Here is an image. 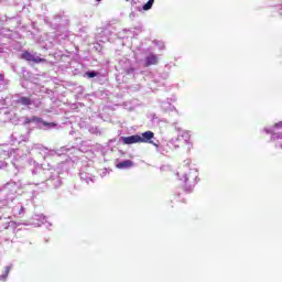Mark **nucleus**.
I'll use <instances>...</instances> for the list:
<instances>
[{"label":"nucleus","mask_w":282,"mask_h":282,"mask_svg":"<svg viewBox=\"0 0 282 282\" xmlns=\"http://www.w3.org/2000/svg\"><path fill=\"white\" fill-rule=\"evenodd\" d=\"M31 120H32V122H41V123H43V120L41 118L36 117V116H33L31 118Z\"/></svg>","instance_id":"11"},{"label":"nucleus","mask_w":282,"mask_h":282,"mask_svg":"<svg viewBox=\"0 0 282 282\" xmlns=\"http://www.w3.org/2000/svg\"><path fill=\"white\" fill-rule=\"evenodd\" d=\"M86 76H88V78H96V76H98V73H96V72H87Z\"/></svg>","instance_id":"9"},{"label":"nucleus","mask_w":282,"mask_h":282,"mask_svg":"<svg viewBox=\"0 0 282 282\" xmlns=\"http://www.w3.org/2000/svg\"><path fill=\"white\" fill-rule=\"evenodd\" d=\"M153 3H155V0H149L143 7L142 10H151L153 8Z\"/></svg>","instance_id":"7"},{"label":"nucleus","mask_w":282,"mask_h":282,"mask_svg":"<svg viewBox=\"0 0 282 282\" xmlns=\"http://www.w3.org/2000/svg\"><path fill=\"white\" fill-rule=\"evenodd\" d=\"M155 138L153 131L148 130L140 134H134L130 137H121V142L123 144H153L156 149L160 147L158 143L153 142L152 139Z\"/></svg>","instance_id":"1"},{"label":"nucleus","mask_w":282,"mask_h":282,"mask_svg":"<svg viewBox=\"0 0 282 282\" xmlns=\"http://www.w3.org/2000/svg\"><path fill=\"white\" fill-rule=\"evenodd\" d=\"M18 102H20V105H23L24 107H28L32 105V99L28 97H21L20 99H18Z\"/></svg>","instance_id":"6"},{"label":"nucleus","mask_w":282,"mask_h":282,"mask_svg":"<svg viewBox=\"0 0 282 282\" xmlns=\"http://www.w3.org/2000/svg\"><path fill=\"white\" fill-rule=\"evenodd\" d=\"M31 122H33V121H32V118H26V119L24 120V124H31Z\"/></svg>","instance_id":"12"},{"label":"nucleus","mask_w":282,"mask_h":282,"mask_svg":"<svg viewBox=\"0 0 282 282\" xmlns=\"http://www.w3.org/2000/svg\"><path fill=\"white\" fill-rule=\"evenodd\" d=\"M20 58H22V61H28L29 63H45L46 59L43 57H34V55H32V53H30L29 51H24L21 55Z\"/></svg>","instance_id":"2"},{"label":"nucleus","mask_w":282,"mask_h":282,"mask_svg":"<svg viewBox=\"0 0 282 282\" xmlns=\"http://www.w3.org/2000/svg\"><path fill=\"white\" fill-rule=\"evenodd\" d=\"M151 65H158V55L150 54L145 57V67H151Z\"/></svg>","instance_id":"4"},{"label":"nucleus","mask_w":282,"mask_h":282,"mask_svg":"<svg viewBox=\"0 0 282 282\" xmlns=\"http://www.w3.org/2000/svg\"><path fill=\"white\" fill-rule=\"evenodd\" d=\"M8 272H10V269H7V272H6V273L8 274Z\"/></svg>","instance_id":"13"},{"label":"nucleus","mask_w":282,"mask_h":282,"mask_svg":"<svg viewBox=\"0 0 282 282\" xmlns=\"http://www.w3.org/2000/svg\"><path fill=\"white\" fill-rule=\"evenodd\" d=\"M142 2H140V0H132L131 4L135 6L137 10H142V8L140 7Z\"/></svg>","instance_id":"8"},{"label":"nucleus","mask_w":282,"mask_h":282,"mask_svg":"<svg viewBox=\"0 0 282 282\" xmlns=\"http://www.w3.org/2000/svg\"><path fill=\"white\" fill-rule=\"evenodd\" d=\"M97 1H102V0H97Z\"/></svg>","instance_id":"14"},{"label":"nucleus","mask_w":282,"mask_h":282,"mask_svg":"<svg viewBox=\"0 0 282 282\" xmlns=\"http://www.w3.org/2000/svg\"><path fill=\"white\" fill-rule=\"evenodd\" d=\"M43 127H56L54 122L42 121Z\"/></svg>","instance_id":"10"},{"label":"nucleus","mask_w":282,"mask_h":282,"mask_svg":"<svg viewBox=\"0 0 282 282\" xmlns=\"http://www.w3.org/2000/svg\"><path fill=\"white\" fill-rule=\"evenodd\" d=\"M131 166H133V161H131V160H126V161L119 162L117 164L118 169H131Z\"/></svg>","instance_id":"5"},{"label":"nucleus","mask_w":282,"mask_h":282,"mask_svg":"<svg viewBox=\"0 0 282 282\" xmlns=\"http://www.w3.org/2000/svg\"><path fill=\"white\" fill-rule=\"evenodd\" d=\"M178 142H184L185 144H191V132L182 131L177 137Z\"/></svg>","instance_id":"3"}]
</instances>
